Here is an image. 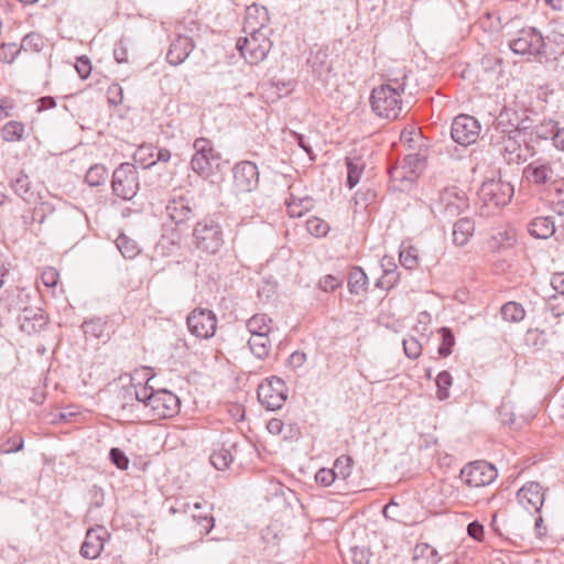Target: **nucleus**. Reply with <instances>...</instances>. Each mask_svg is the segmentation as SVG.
I'll use <instances>...</instances> for the list:
<instances>
[{"label": "nucleus", "mask_w": 564, "mask_h": 564, "mask_svg": "<svg viewBox=\"0 0 564 564\" xmlns=\"http://www.w3.org/2000/svg\"><path fill=\"white\" fill-rule=\"evenodd\" d=\"M478 196L487 206H505L513 196V186L500 178L488 180L481 184Z\"/></svg>", "instance_id": "8"}, {"label": "nucleus", "mask_w": 564, "mask_h": 564, "mask_svg": "<svg viewBox=\"0 0 564 564\" xmlns=\"http://www.w3.org/2000/svg\"><path fill=\"white\" fill-rule=\"evenodd\" d=\"M557 122L553 120H544L534 127V133L538 139L553 141V134H555Z\"/></svg>", "instance_id": "41"}, {"label": "nucleus", "mask_w": 564, "mask_h": 564, "mask_svg": "<svg viewBox=\"0 0 564 564\" xmlns=\"http://www.w3.org/2000/svg\"><path fill=\"white\" fill-rule=\"evenodd\" d=\"M402 344H403L404 354L409 358H411V359L419 358V356L421 355L422 347L416 338H414V337L404 338Z\"/></svg>", "instance_id": "49"}, {"label": "nucleus", "mask_w": 564, "mask_h": 564, "mask_svg": "<svg viewBox=\"0 0 564 564\" xmlns=\"http://www.w3.org/2000/svg\"><path fill=\"white\" fill-rule=\"evenodd\" d=\"M223 446L225 449H230V453H232V456L235 457L236 455H238L242 447H249L250 444L245 438H241L240 441L227 440L224 442Z\"/></svg>", "instance_id": "59"}, {"label": "nucleus", "mask_w": 564, "mask_h": 564, "mask_svg": "<svg viewBox=\"0 0 564 564\" xmlns=\"http://www.w3.org/2000/svg\"><path fill=\"white\" fill-rule=\"evenodd\" d=\"M480 130V123L476 118L469 115H459L453 120L451 135L457 144L467 147L477 141Z\"/></svg>", "instance_id": "11"}, {"label": "nucleus", "mask_w": 564, "mask_h": 564, "mask_svg": "<svg viewBox=\"0 0 564 564\" xmlns=\"http://www.w3.org/2000/svg\"><path fill=\"white\" fill-rule=\"evenodd\" d=\"M498 415H499V420L502 424L511 425L514 423L516 416L512 411V406L507 403H502L499 406Z\"/></svg>", "instance_id": "57"}, {"label": "nucleus", "mask_w": 564, "mask_h": 564, "mask_svg": "<svg viewBox=\"0 0 564 564\" xmlns=\"http://www.w3.org/2000/svg\"><path fill=\"white\" fill-rule=\"evenodd\" d=\"M251 352L259 359H263L268 356L270 350V339L268 335L258 334L251 336L248 340Z\"/></svg>", "instance_id": "30"}, {"label": "nucleus", "mask_w": 564, "mask_h": 564, "mask_svg": "<svg viewBox=\"0 0 564 564\" xmlns=\"http://www.w3.org/2000/svg\"><path fill=\"white\" fill-rule=\"evenodd\" d=\"M186 324L191 334L199 339L212 338L217 329V317L207 308H195L187 318Z\"/></svg>", "instance_id": "9"}, {"label": "nucleus", "mask_w": 564, "mask_h": 564, "mask_svg": "<svg viewBox=\"0 0 564 564\" xmlns=\"http://www.w3.org/2000/svg\"><path fill=\"white\" fill-rule=\"evenodd\" d=\"M516 242V232L512 229H505L498 231L491 237L490 248L499 250L501 248H509Z\"/></svg>", "instance_id": "33"}, {"label": "nucleus", "mask_w": 564, "mask_h": 564, "mask_svg": "<svg viewBox=\"0 0 564 564\" xmlns=\"http://www.w3.org/2000/svg\"><path fill=\"white\" fill-rule=\"evenodd\" d=\"M437 391L436 397L438 400L443 401L449 397L448 389L451 388L453 383V378L451 373L446 370L441 371L435 380Z\"/></svg>", "instance_id": "39"}, {"label": "nucleus", "mask_w": 564, "mask_h": 564, "mask_svg": "<svg viewBox=\"0 0 564 564\" xmlns=\"http://www.w3.org/2000/svg\"><path fill=\"white\" fill-rule=\"evenodd\" d=\"M292 137L294 139V141L297 143V145L304 150V152L308 155L310 160L314 161L315 160V154H314V151L311 147V144L307 142L306 140V137L301 134V133H297V132H292Z\"/></svg>", "instance_id": "58"}, {"label": "nucleus", "mask_w": 564, "mask_h": 564, "mask_svg": "<svg viewBox=\"0 0 564 564\" xmlns=\"http://www.w3.org/2000/svg\"><path fill=\"white\" fill-rule=\"evenodd\" d=\"M165 213L176 225H183L194 216L189 202L184 197H176L169 200Z\"/></svg>", "instance_id": "18"}, {"label": "nucleus", "mask_w": 564, "mask_h": 564, "mask_svg": "<svg viewBox=\"0 0 564 564\" xmlns=\"http://www.w3.org/2000/svg\"><path fill=\"white\" fill-rule=\"evenodd\" d=\"M440 561L437 551L429 544H419L414 549V564H436Z\"/></svg>", "instance_id": "28"}, {"label": "nucleus", "mask_w": 564, "mask_h": 564, "mask_svg": "<svg viewBox=\"0 0 564 564\" xmlns=\"http://www.w3.org/2000/svg\"><path fill=\"white\" fill-rule=\"evenodd\" d=\"M501 316L507 322L518 323L525 316V311L520 303L508 302L500 310Z\"/></svg>", "instance_id": "32"}, {"label": "nucleus", "mask_w": 564, "mask_h": 564, "mask_svg": "<svg viewBox=\"0 0 564 564\" xmlns=\"http://www.w3.org/2000/svg\"><path fill=\"white\" fill-rule=\"evenodd\" d=\"M113 57L118 63L128 62V50L123 40H120L113 50Z\"/></svg>", "instance_id": "61"}, {"label": "nucleus", "mask_w": 564, "mask_h": 564, "mask_svg": "<svg viewBox=\"0 0 564 564\" xmlns=\"http://www.w3.org/2000/svg\"><path fill=\"white\" fill-rule=\"evenodd\" d=\"M111 187L117 197L124 200L132 199L139 191L137 167L131 163H121L113 171Z\"/></svg>", "instance_id": "5"}, {"label": "nucleus", "mask_w": 564, "mask_h": 564, "mask_svg": "<svg viewBox=\"0 0 564 564\" xmlns=\"http://www.w3.org/2000/svg\"><path fill=\"white\" fill-rule=\"evenodd\" d=\"M24 124L19 121H9L2 129V138L7 142L21 141L24 135Z\"/></svg>", "instance_id": "34"}, {"label": "nucleus", "mask_w": 564, "mask_h": 564, "mask_svg": "<svg viewBox=\"0 0 564 564\" xmlns=\"http://www.w3.org/2000/svg\"><path fill=\"white\" fill-rule=\"evenodd\" d=\"M21 51V46L18 47L15 43L2 44L0 47V59L9 64L13 63Z\"/></svg>", "instance_id": "46"}, {"label": "nucleus", "mask_w": 564, "mask_h": 564, "mask_svg": "<svg viewBox=\"0 0 564 564\" xmlns=\"http://www.w3.org/2000/svg\"><path fill=\"white\" fill-rule=\"evenodd\" d=\"M194 47L195 43L192 37L178 33L170 44L166 61L173 66L181 65L189 56Z\"/></svg>", "instance_id": "16"}, {"label": "nucleus", "mask_w": 564, "mask_h": 564, "mask_svg": "<svg viewBox=\"0 0 564 564\" xmlns=\"http://www.w3.org/2000/svg\"><path fill=\"white\" fill-rule=\"evenodd\" d=\"M13 192L26 203H35L37 192L33 187L29 176L20 172L17 178L11 182Z\"/></svg>", "instance_id": "22"}, {"label": "nucleus", "mask_w": 564, "mask_h": 564, "mask_svg": "<svg viewBox=\"0 0 564 564\" xmlns=\"http://www.w3.org/2000/svg\"><path fill=\"white\" fill-rule=\"evenodd\" d=\"M289 389L285 382L275 376L267 378L258 387L257 394L260 403L270 411L279 410L288 399Z\"/></svg>", "instance_id": "7"}, {"label": "nucleus", "mask_w": 564, "mask_h": 564, "mask_svg": "<svg viewBox=\"0 0 564 564\" xmlns=\"http://www.w3.org/2000/svg\"><path fill=\"white\" fill-rule=\"evenodd\" d=\"M509 111H501L495 121V129L500 132L501 139H505L508 134H520L518 122H512Z\"/></svg>", "instance_id": "27"}, {"label": "nucleus", "mask_w": 564, "mask_h": 564, "mask_svg": "<svg viewBox=\"0 0 564 564\" xmlns=\"http://www.w3.org/2000/svg\"><path fill=\"white\" fill-rule=\"evenodd\" d=\"M438 333L441 334L442 343L438 347V354L442 357H447L452 354L455 345V337L451 328L442 327Z\"/></svg>", "instance_id": "40"}, {"label": "nucleus", "mask_w": 564, "mask_h": 564, "mask_svg": "<svg viewBox=\"0 0 564 564\" xmlns=\"http://www.w3.org/2000/svg\"><path fill=\"white\" fill-rule=\"evenodd\" d=\"M234 186L239 193H250L258 187V166L250 161H241L232 169Z\"/></svg>", "instance_id": "12"}, {"label": "nucleus", "mask_w": 564, "mask_h": 564, "mask_svg": "<svg viewBox=\"0 0 564 564\" xmlns=\"http://www.w3.org/2000/svg\"><path fill=\"white\" fill-rule=\"evenodd\" d=\"M425 156L420 153H409L404 155V167H408L411 174H414L424 165Z\"/></svg>", "instance_id": "47"}, {"label": "nucleus", "mask_w": 564, "mask_h": 564, "mask_svg": "<svg viewBox=\"0 0 564 564\" xmlns=\"http://www.w3.org/2000/svg\"><path fill=\"white\" fill-rule=\"evenodd\" d=\"M545 46V39L534 28L520 30L517 36L509 42V47L516 54L540 56L546 59L556 58V56H547Z\"/></svg>", "instance_id": "3"}, {"label": "nucleus", "mask_w": 564, "mask_h": 564, "mask_svg": "<svg viewBox=\"0 0 564 564\" xmlns=\"http://www.w3.org/2000/svg\"><path fill=\"white\" fill-rule=\"evenodd\" d=\"M549 308L554 316L564 315V292L551 296L549 301Z\"/></svg>", "instance_id": "51"}, {"label": "nucleus", "mask_w": 564, "mask_h": 564, "mask_svg": "<svg viewBox=\"0 0 564 564\" xmlns=\"http://www.w3.org/2000/svg\"><path fill=\"white\" fill-rule=\"evenodd\" d=\"M341 283L343 281L338 276L327 274L319 280L318 285L323 291L330 292L339 288Z\"/></svg>", "instance_id": "55"}, {"label": "nucleus", "mask_w": 564, "mask_h": 564, "mask_svg": "<svg viewBox=\"0 0 564 564\" xmlns=\"http://www.w3.org/2000/svg\"><path fill=\"white\" fill-rule=\"evenodd\" d=\"M193 519L204 529L205 533H209L214 528V518L210 514H193Z\"/></svg>", "instance_id": "63"}, {"label": "nucleus", "mask_w": 564, "mask_h": 564, "mask_svg": "<svg viewBox=\"0 0 564 564\" xmlns=\"http://www.w3.org/2000/svg\"><path fill=\"white\" fill-rule=\"evenodd\" d=\"M108 171L102 164L90 166L85 175V181L89 186H99L105 183Z\"/></svg>", "instance_id": "35"}, {"label": "nucleus", "mask_w": 564, "mask_h": 564, "mask_svg": "<svg viewBox=\"0 0 564 564\" xmlns=\"http://www.w3.org/2000/svg\"><path fill=\"white\" fill-rule=\"evenodd\" d=\"M32 294L24 288H15L13 291V299L10 302V306L22 311L24 306L30 302Z\"/></svg>", "instance_id": "44"}, {"label": "nucleus", "mask_w": 564, "mask_h": 564, "mask_svg": "<svg viewBox=\"0 0 564 564\" xmlns=\"http://www.w3.org/2000/svg\"><path fill=\"white\" fill-rule=\"evenodd\" d=\"M212 465L218 470L227 469L234 460L232 453L230 449H225L224 446L217 451H214L210 455Z\"/></svg>", "instance_id": "36"}, {"label": "nucleus", "mask_w": 564, "mask_h": 564, "mask_svg": "<svg viewBox=\"0 0 564 564\" xmlns=\"http://www.w3.org/2000/svg\"><path fill=\"white\" fill-rule=\"evenodd\" d=\"M546 40L549 43L555 45L556 50L554 54H563L564 53V33L557 30H553L547 36Z\"/></svg>", "instance_id": "56"}, {"label": "nucleus", "mask_w": 564, "mask_h": 564, "mask_svg": "<svg viewBox=\"0 0 564 564\" xmlns=\"http://www.w3.org/2000/svg\"><path fill=\"white\" fill-rule=\"evenodd\" d=\"M269 22V12L265 7L251 4L246 10L243 30L263 31Z\"/></svg>", "instance_id": "19"}, {"label": "nucleus", "mask_w": 564, "mask_h": 564, "mask_svg": "<svg viewBox=\"0 0 564 564\" xmlns=\"http://www.w3.org/2000/svg\"><path fill=\"white\" fill-rule=\"evenodd\" d=\"M58 272L54 268H47L42 273V282L47 288H54L58 282Z\"/></svg>", "instance_id": "60"}, {"label": "nucleus", "mask_w": 564, "mask_h": 564, "mask_svg": "<svg viewBox=\"0 0 564 564\" xmlns=\"http://www.w3.org/2000/svg\"><path fill=\"white\" fill-rule=\"evenodd\" d=\"M271 318H269L265 314H254L247 322V328L251 333V336L263 334L269 335L271 327Z\"/></svg>", "instance_id": "31"}, {"label": "nucleus", "mask_w": 564, "mask_h": 564, "mask_svg": "<svg viewBox=\"0 0 564 564\" xmlns=\"http://www.w3.org/2000/svg\"><path fill=\"white\" fill-rule=\"evenodd\" d=\"M249 36L237 41V48L249 64L262 62L271 50L272 43L263 31H248Z\"/></svg>", "instance_id": "4"}, {"label": "nucleus", "mask_w": 564, "mask_h": 564, "mask_svg": "<svg viewBox=\"0 0 564 564\" xmlns=\"http://www.w3.org/2000/svg\"><path fill=\"white\" fill-rule=\"evenodd\" d=\"M54 210L53 206L50 203H41L36 206L32 212V220L37 221L39 224H43L47 215L52 214Z\"/></svg>", "instance_id": "52"}, {"label": "nucleus", "mask_w": 564, "mask_h": 564, "mask_svg": "<svg viewBox=\"0 0 564 564\" xmlns=\"http://www.w3.org/2000/svg\"><path fill=\"white\" fill-rule=\"evenodd\" d=\"M75 68L82 79L88 78L91 73L90 59L86 55L79 56L75 64Z\"/></svg>", "instance_id": "54"}, {"label": "nucleus", "mask_w": 564, "mask_h": 564, "mask_svg": "<svg viewBox=\"0 0 564 564\" xmlns=\"http://www.w3.org/2000/svg\"><path fill=\"white\" fill-rule=\"evenodd\" d=\"M155 390L150 387L148 382L140 388H137L134 384L124 387V394L129 395L131 399H134V402L131 403V410L140 409V406L149 410L152 402L150 399H152Z\"/></svg>", "instance_id": "21"}, {"label": "nucleus", "mask_w": 564, "mask_h": 564, "mask_svg": "<svg viewBox=\"0 0 564 564\" xmlns=\"http://www.w3.org/2000/svg\"><path fill=\"white\" fill-rule=\"evenodd\" d=\"M337 480H346L351 475L352 459L347 455L339 456L332 468Z\"/></svg>", "instance_id": "37"}, {"label": "nucleus", "mask_w": 564, "mask_h": 564, "mask_svg": "<svg viewBox=\"0 0 564 564\" xmlns=\"http://www.w3.org/2000/svg\"><path fill=\"white\" fill-rule=\"evenodd\" d=\"M519 502L528 510L540 511L544 502V492L539 482H528L517 494Z\"/></svg>", "instance_id": "17"}, {"label": "nucleus", "mask_w": 564, "mask_h": 564, "mask_svg": "<svg viewBox=\"0 0 564 564\" xmlns=\"http://www.w3.org/2000/svg\"><path fill=\"white\" fill-rule=\"evenodd\" d=\"M531 236L539 239H546L555 232V224L552 217H536L528 226Z\"/></svg>", "instance_id": "24"}, {"label": "nucleus", "mask_w": 564, "mask_h": 564, "mask_svg": "<svg viewBox=\"0 0 564 564\" xmlns=\"http://www.w3.org/2000/svg\"><path fill=\"white\" fill-rule=\"evenodd\" d=\"M109 458L113 465H116L117 468L121 470H126L129 467V458L124 454L123 451H121L118 447H112L109 452Z\"/></svg>", "instance_id": "48"}, {"label": "nucleus", "mask_w": 564, "mask_h": 564, "mask_svg": "<svg viewBox=\"0 0 564 564\" xmlns=\"http://www.w3.org/2000/svg\"><path fill=\"white\" fill-rule=\"evenodd\" d=\"M399 260L402 267L405 269L412 270L416 268L417 261V250L413 247H409L406 249L401 250Z\"/></svg>", "instance_id": "43"}, {"label": "nucleus", "mask_w": 564, "mask_h": 564, "mask_svg": "<svg viewBox=\"0 0 564 564\" xmlns=\"http://www.w3.org/2000/svg\"><path fill=\"white\" fill-rule=\"evenodd\" d=\"M372 554L366 546H352L350 549V558L354 564H369Z\"/></svg>", "instance_id": "45"}, {"label": "nucleus", "mask_w": 564, "mask_h": 564, "mask_svg": "<svg viewBox=\"0 0 564 564\" xmlns=\"http://www.w3.org/2000/svg\"><path fill=\"white\" fill-rule=\"evenodd\" d=\"M475 224L471 219L464 217L458 219L453 227V242L456 246H465L473 237Z\"/></svg>", "instance_id": "23"}, {"label": "nucleus", "mask_w": 564, "mask_h": 564, "mask_svg": "<svg viewBox=\"0 0 564 564\" xmlns=\"http://www.w3.org/2000/svg\"><path fill=\"white\" fill-rule=\"evenodd\" d=\"M47 322L48 316L41 307L24 306L19 316L20 329L28 335L41 332Z\"/></svg>", "instance_id": "15"}, {"label": "nucleus", "mask_w": 564, "mask_h": 564, "mask_svg": "<svg viewBox=\"0 0 564 564\" xmlns=\"http://www.w3.org/2000/svg\"><path fill=\"white\" fill-rule=\"evenodd\" d=\"M368 278L360 267H352L348 275V290L351 294H360L366 290Z\"/></svg>", "instance_id": "26"}, {"label": "nucleus", "mask_w": 564, "mask_h": 564, "mask_svg": "<svg viewBox=\"0 0 564 564\" xmlns=\"http://www.w3.org/2000/svg\"><path fill=\"white\" fill-rule=\"evenodd\" d=\"M524 175L529 182L541 185L553 180L554 171L550 163L536 160L524 169Z\"/></svg>", "instance_id": "20"}, {"label": "nucleus", "mask_w": 564, "mask_h": 564, "mask_svg": "<svg viewBox=\"0 0 564 564\" xmlns=\"http://www.w3.org/2000/svg\"><path fill=\"white\" fill-rule=\"evenodd\" d=\"M347 165V180L346 185L348 188H354L360 181L365 170V163L360 158L346 159Z\"/></svg>", "instance_id": "25"}, {"label": "nucleus", "mask_w": 564, "mask_h": 564, "mask_svg": "<svg viewBox=\"0 0 564 564\" xmlns=\"http://www.w3.org/2000/svg\"><path fill=\"white\" fill-rule=\"evenodd\" d=\"M306 361V355L302 351H294L289 356L288 365L294 369L300 368Z\"/></svg>", "instance_id": "64"}, {"label": "nucleus", "mask_w": 564, "mask_h": 564, "mask_svg": "<svg viewBox=\"0 0 564 564\" xmlns=\"http://www.w3.org/2000/svg\"><path fill=\"white\" fill-rule=\"evenodd\" d=\"M406 75L400 79H390V83L376 87L371 91L370 104L377 116L394 120L402 110L401 94L404 93Z\"/></svg>", "instance_id": "1"}, {"label": "nucleus", "mask_w": 564, "mask_h": 564, "mask_svg": "<svg viewBox=\"0 0 564 564\" xmlns=\"http://www.w3.org/2000/svg\"><path fill=\"white\" fill-rule=\"evenodd\" d=\"M22 51L40 52L45 46V39L35 32L26 34L20 44Z\"/></svg>", "instance_id": "38"}, {"label": "nucleus", "mask_w": 564, "mask_h": 564, "mask_svg": "<svg viewBox=\"0 0 564 564\" xmlns=\"http://www.w3.org/2000/svg\"><path fill=\"white\" fill-rule=\"evenodd\" d=\"M193 238L196 248L208 253H216L224 243L223 230L212 219L198 221L194 227Z\"/></svg>", "instance_id": "6"}, {"label": "nucleus", "mask_w": 564, "mask_h": 564, "mask_svg": "<svg viewBox=\"0 0 564 564\" xmlns=\"http://www.w3.org/2000/svg\"><path fill=\"white\" fill-rule=\"evenodd\" d=\"M108 535V531L101 525L88 529L80 546V555L87 560L97 558L104 550Z\"/></svg>", "instance_id": "14"}, {"label": "nucleus", "mask_w": 564, "mask_h": 564, "mask_svg": "<svg viewBox=\"0 0 564 564\" xmlns=\"http://www.w3.org/2000/svg\"><path fill=\"white\" fill-rule=\"evenodd\" d=\"M467 533L476 541H481L484 538V525L478 521H473L467 525Z\"/></svg>", "instance_id": "62"}, {"label": "nucleus", "mask_w": 564, "mask_h": 564, "mask_svg": "<svg viewBox=\"0 0 564 564\" xmlns=\"http://www.w3.org/2000/svg\"><path fill=\"white\" fill-rule=\"evenodd\" d=\"M193 148L195 152L191 160V167L200 177L208 178L214 174V167L218 166L220 154L206 138H197Z\"/></svg>", "instance_id": "2"}, {"label": "nucleus", "mask_w": 564, "mask_h": 564, "mask_svg": "<svg viewBox=\"0 0 564 564\" xmlns=\"http://www.w3.org/2000/svg\"><path fill=\"white\" fill-rule=\"evenodd\" d=\"M116 246L126 259H134L141 252L137 241L124 234L118 236Z\"/></svg>", "instance_id": "29"}, {"label": "nucleus", "mask_w": 564, "mask_h": 564, "mask_svg": "<svg viewBox=\"0 0 564 564\" xmlns=\"http://www.w3.org/2000/svg\"><path fill=\"white\" fill-rule=\"evenodd\" d=\"M306 229L315 237H324L329 231V226L318 217H311L306 220Z\"/></svg>", "instance_id": "42"}, {"label": "nucleus", "mask_w": 564, "mask_h": 564, "mask_svg": "<svg viewBox=\"0 0 564 564\" xmlns=\"http://www.w3.org/2000/svg\"><path fill=\"white\" fill-rule=\"evenodd\" d=\"M149 413L156 419H165L175 415L180 410V399L165 389L156 390L152 397Z\"/></svg>", "instance_id": "13"}, {"label": "nucleus", "mask_w": 564, "mask_h": 564, "mask_svg": "<svg viewBox=\"0 0 564 564\" xmlns=\"http://www.w3.org/2000/svg\"><path fill=\"white\" fill-rule=\"evenodd\" d=\"M154 152H155V149H153L151 147L143 145V147L139 148L135 156L142 163L143 167H150L153 164H155V161H153Z\"/></svg>", "instance_id": "50"}, {"label": "nucleus", "mask_w": 564, "mask_h": 564, "mask_svg": "<svg viewBox=\"0 0 564 564\" xmlns=\"http://www.w3.org/2000/svg\"><path fill=\"white\" fill-rule=\"evenodd\" d=\"M315 480L317 484L328 487L337 479L332 468H321L315 475Z\"/></svg>", "instance_id": "53"}, {"label": "nucleus", "mask_w": 564, "mask_h": 564, "mask_svg": "<svg viewBox=\"0 0 564 564\" xmlns=\"http://www.w3.org/2000/svg\"><path fill=\"white\" fill-rule=\"evenodd\" d=\"M497 475L495 466L485 460L469 463L460 470L462 480L469 487L488 486Z\"/></svg>", "instance_id": "10"}]
</instances>
